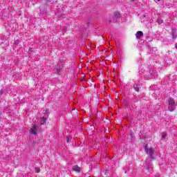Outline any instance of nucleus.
I'll use <instances>...</instances> for the list:
<instances>
[{"label": "nucleus", "mask_w": 177, "mask_h": 177, "mask_svg": "<svg viewBox=\"0 0 177 177\" xmlns=\"http://www.w3.org/2000/svg\"><path fill=\"white\" fill-rule=\"evenodd\" d=\"M60 70H62V67L57 68V73H59L60 71Z\"/></svg>", "instance_id": "obj_15"}, {"label": "nucleus", "mask_w": 177, "mask_h": 177, "mask_svg": "<svg viewBox=\"0 0 177 177\" xmlns=\"http://www.w3.org/2000/svg\"><path fill=\"white\" fill-rule=\"evenodd\" d=\"M131 2H135V1H136V0H131Z\"/></svg>", "instance_id": "obj_19"}, {"label": "nucleus", "mask_w": 177, "mask_h": 177, "mask_svg": "<svg viewBox=\"0 0 177 177\" xmlns=\"http://www.w3.org/2000/svg\"><path fill=\"white\" fill-rule=\"evenodd\" d=\"M68 140H70V138L68 137H66L67 143H68Z\"/></svg>", "instance_id": "obj_17"}, {"label": "nucleus", "mask_w": 177, "mask_h": 177, "mask_svg": "<svg viewBox=\"0 0 177 177\" xmlns=\"http://www.w3.org/2000/svg\"><path fill=\"white\" fill-rule=\"evenodd\" d=\"M39 128V127L38 126V124H35L30 130V133H32V135H37V132H38Z\"/></svg>", "instance_id": "obj_6"}, {"label": "nucleus", "mask_w": 177, "mask_h": 177, "mask_svg": "<svg viewBox=\"0 0 177 177\" xmlns=\"http://www.w3.org/2000/svg\"><path fill=\"white\" fill-rule=\"evenodd\" d=\"M124 172H125V174H127V171H125Z\"/></svg>", "instance_id": "obj_20"}, {"label": "nucleus", "mask_w": 177, "mask_h": 177, "mask_svg": "<svg viewBox=\"0 0 177 177\" xmlns=\"http://www.w3.org/2000/svg\"><path fill=\"white\" fill-rule=\"evenodd\" d=\"M142 75H144L145 80H151L153 78H157L158 74L157 73V70L151 69L149 71H145L142 69Z\"/></svg>", "instance_id": "obj_2"}, {"label": "nucleus", "mask_w": 177, "mask_h": 177, "mask_svg": "<svg viewBox=\"0 0 177 177\" xmlns=\"http://www.w3.org/2000/svg\"><path fill=\"white\" fill-rule=\"evenodd\" d=\"M124 104H125V106H128V104H128V101L125 100V101H124Z\"/></svg>", "instance_id": "obj_16"}, {"label": "nucleus", "mask_w": 177, "mask_h": 177, "mask_svg": "<svg viewBox=\"0 0 177 177\" xmlns=\"http://www.w3.org/2000/svg\"><path fill=\"white\" fill-rule=\"evenodd\" d=\"M121 17V15L120 14V12L115 11L113 12V14L110 17L109 19V24L111 23H117V20Z\"/></svg>", "instance_id": "obj_3"}, {"label": "nucleus", "mask_w": 177, "mask_h": 177, "mask_svg": "<svg viewBox=\"0 0 177 177\" xmlns=\"http://www.w3.org/2000/svg\"><path fill=\"white\" fill-rule=\"evenodd\" d=\"M5 93V88H2L1 91H0V95H2L3 93Z\"/></svg>", "instance_id": "obj_13"}, {"label": "nucleus", "mask_w": 177, "mask_h": 177, "mask_svg": "<svg viewBox=\"0 0 177 177\" xmlns=\"http://www.w3.org/2000/svg\"><path fill=\"white\" fill-rule=\"evenodd\" d=\"M43 113L44 114V116H42L40 120L41 124L44 125L46 122V120H48V118L49 117V112L46 110H44Z\"/></svg>", "instance_id": "obj_4"}, {"label": "nucleus", "mask_w": 177, "mask_h": 177, "mask_svg": "<svg viewBox=\"0 0 177 177\" xmlns=\"http://www.w3.org/2000/svg\"><path fill=\"white\" fill-rule=\"evenodd\" d=\"M140 88H142V84L139 83H136V84L133 85V89L136 92H139Z\"/></svg>", "instance_id": "obj_8"}, {"label": "nucleus", "mask_w": 177, "mask_h": 177, "mask_svg": "<svg viewBox=\"0 0 177 177\" xmlns=\"http://www.w3.org/2000/svg\"><path fill=\"white\" fill-rule=\"evenodd\" d=\"M40 169L39 168H36L35 169V171L37 172V174H39Z\"/></svg>", "instance_id": "obj_14"}, {"label": "nucleus", "mask_w": 177, "mask_h": 177, "mask_svg": "<svg viewBox=\"0 0 177 177\" xmlns=\"http://www.w3.org/2000/svg\"><path fill=\"white\" fill-rule=\"evenodd\" d=\"M72 169L75 171V172H81V167H78V165L73 166Z\"/></svg>", "instance_id": "obj_9"}, {"label": "nucleus", "mask_w": 177, "mask_h": 177, "mask_svg": "<svg viewBox=\"0 0 177 177\" xmlns=\"http://www.w3.org/2000/svg\"><path fill=\"white\" fill-rule=\"evenodd\" d=\"M145 152L148 156H150L149 159H147L145 165L144 166L145 169L147 171V172H151V161H153V156L154 154V149L147 147V145L145 147Z\"/></svg>", "instance_id": "obj_1"}, {"label": "nucleus", "mask_w": 177, "mask_h": 177, "mask_svg": "<svg viewBox=\"0 0 177 177\" xmlns=\"http://www.w3.org/2000/svg\"><path fill=\"white\" fill-rule=\"evenodd\" d=\"M162 140H167V133L165 132L162 133Z\"/></svg>", "instance_id": "obj_11"}, {"label": "nucleus", "mask_w": 177, "mask_h": 177, "mask_svg": "<svg viewBox=\"0 0 177 177\" xmlns=\"http://www.w3.org/2000/svg\"><path fill=\"white\" fill-rule=\"evenodd\" d=\"M103 172L104 173V175H106V176H109V174H111L110 167L108 165L105 166Z\"/></svg>", "instance_id": "obj_7"}, {"label": "nucleus", "mask_w": 177, "mask_h": 177, "mask_svg": "<svg viewBox=\"0 0 177 177\" xmlns=\"http://www.w3.org/2000/svg\"><path fill=\"white\" fill-rule=\"evenodd\" d=\"M168 109L169 110V111H174V110H175V100H174V99L170 98L168 101Z\"/></svg>", "instance_id": "obj_5"}, {"label": "nucleus", "mask_w": 177, "mask_h": 177, "mask_svg": "<svg viewBox=\"0 0 177 177\" xmlns=\"http://www.w3.org/2000/svg\"><path fill=\"white\" fill-rule=\"evenodd\" d=\"M136 37L138 39L142 38V37H143V32L138 31L136 34Z\"/></svg>", "instance_id": "obj_10"}, {"label": "nucleus", "mask_w": 177, "mask_h": 177, "mask_svg": "<svg viewBox=\"0 0 177 177\" xmlns=\"http://www.w3.org/2000/svg\"><path fill=\"white\" fill-rule=\"evenodd\" d=\"M155 177H160V175H156Z\"/></svg>", "instance_id": "obj_18"}, {"label": "nucleus", "mask_w": 177, "mask_h": 177, "mask_svg": "<svg viewBox=\"0 0 177 177\" xmlns=\"http://www.w3.org/2000/svg\"><path fill=\"white\" fill-rule=\"evenodd\" d=\"M172 38L173 39H176V34L175 33V32H172Z\"/></svg>", "instance_id": "obj_12"}]
</instances>
